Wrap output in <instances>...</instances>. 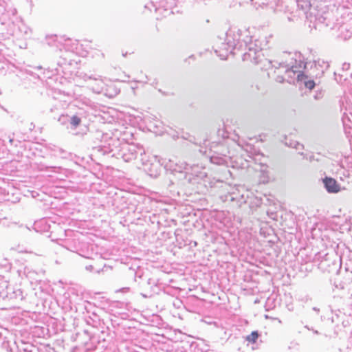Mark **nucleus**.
Returning a JSON list of instances; mask_svg holds the SVG:
<instances>
[{
    "label": "nucleus",
    "mask_w": 352,
    "mask_h": 352,
    "mask_svg": "<svg viewBox=\"0 0 352 352\" xmlns=\"http://www.w3.org/2000/svg\"><path fill=\"white\" fill-rule=\"evenodd\" d=\"M306 76L302 72H299L297 74V79L298 80H302Z\"/></svg>",
    "instance_id": "nucleus-6"
},
{
    "label": "nucleus",
    "mask_w": 352,
    "mask_h": 352,
    "mask_svg": "<svg viewBox=\"0 0 352 352\" xmlns=\"http://www.w3.org/2000/svg\"><path fill=\"white\" fill-rule=\"evenodd\" d=\"M258 336V333L256 331H254L246 337V340L249 342L254 344L256 343Z\"/></svg>",
    "instance_id": "nucleus-2"
},
{
    "label": "nucleus",
    "mask_w": 352,
    "mask_h": 352,
    "mask_svg": "<svg viewBox=\"0 0 352 352\" xmlns=\"http://www.w3.org/2000/svg\"><path fill=\"white\" fill-rule=\"evenodd\" d=\"M106 91V95L108 96L109 98H113V96L118 95L120 93V89L116 87L113 89V91L111 93H109L108 89H107Z\"/></svg>",
    "instance_id": "nucleus-4"
},
{
    "label": "nucleus",
    "mask_w": 352,
    "mask_h": 352,
    "mask_svg": "<svg viewBox=\"0 0 352 352\" xmlns=\"http://www.w3.org/2000/svg\"><path fill=\"white\" fill-rule=\"evenodd\" d=\"M322 182L327 191L329 193H338L340 191V185L332 177H326L322 179Z\"/></svg>",
    "instance_id": "nucleus-1"
},
{
    "label": "nucleus",
    "mask_w": 352,
    "mask_h": 352,
    "mask_svg": "<svg viewBox=\"0 0 352 352\" xmlns=\"http://www.w3.org/2000/svg\"><path fill=\"white\" fill-rule=\"evenodd\" d=\"M80 122H81V119L79 117H78L77 116H73L71 118L70 123L73 126H74V127L78 126L80 124Z\"/></svg>",
    "instance_id": "nucleus-3"
},
{
    "label": "nucleus",
    "mask_w": 352,
    "mask_h": 352,
    "mask_svg": "<svg viewBox=\"0 0 352 352\" xmlns=\"http://www.w3.org/2000/svg\"><path fill=\"white\" fill-rule=\"evenodd\" d=\"M294 67H292L287 71V72L289 74V76H292V74L295 75V74L296 73V71L294 69Z\"/></svg>",
    "instance_id": "nucleus-7"
},
{
    "label": "nucleus",
    "mask_w": 352,
    "mask_h": 352,
    "mask_svg": "<svg viewBox=\"0 0 352 352\" xmlns=\"http://www.w3.org/2000/svg\"><path fill=\"white\" fill-rule=\"evenodd\" d=\"M305 87L309 89H313L315 87V82L314 80H308L305 82Z\"/></svg>",
    "instance_id": "nucleus-5"
}]
</instances>
